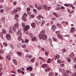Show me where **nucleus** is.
<instances>
[{"label":"nucleus","mask_w":76,"mask_h":76,"mask_svg":"<svg viewBox=\"0 0 76 76\" xmlns=\"http://www.w3.org/2000/svg\"><path fill=\"white\" fill-rule=\"evenodd\" d=\"M30 75L31 76H35V74H34V73L33 72L30 74Z\"/></svg>","instance_id":"nucleus-51"},{"label":"nucleus","mask_w":76,"mask_h":76,"mask_svg":"<svg viewBox=\"0 0 76 76\" xmlns=\"http://www.w3.org/2000/svg\"><path fill=\"white\" fill-rule=\"evenodd\" d=\"M3 45L4 46V47H6L7 46V43L6 42H4L3 43Z\"/></svg>","instance_id":"nucleus-39"},{"label":"nucleus","mask_w":76,"mask_h":76,"mask_svg":"<svg viewBox=\"0 0 76 76\" xmlns=\"http://www.w3.org/2000/svg\"><path fill=\"white\" fill-rule=\"evenodd\" d=\"M33 12H35V13H36V12H37V11L35 9H33Z\"/></svg>","instance_id":"nucleus-59"},{"label":"nucleus","mask_w":76,"mask_h":76,"mask_svg":"<svg viewBox=\"0 0 76 76\" xmlns=\"http://www.w3.org/2000/svg\"><path fill=\"white\" fill-rule=\"evenodd\" d=\"M53 75H54V74H53V72H50L49 74V76H53Z\"/></svg>","instance_id":"nucleus-38"},{"label":"nucleus","mask_w":76,"mask_h":76,"mask_svg":"<svg viewBox=\"0 0 76 76\" xmlns=\"http://www.w3.org/2000/svg\"><path fill=\"white\" fill-rule=\"evenodd\" d=\"M21 42H22V43H23V44H24L25 43V41H24V40H23V39H22Z\"/></svg>","instance_id":"nucleus-56"},{"label":"nucleus","mask_w":76,"mask_h":76,"mask_svg":"<svg viewBox=\"0 0 76 76\" xmlns=\"http://www.w3.org/2000/svg\"><path fill=\"white\" fill-rule=\"evenodd\" d=\"M45 33V30H42L40 32V34L39 35L40 39H42L43 40H46L47 39V35L44 34Z\"/></svg>","instance_id":"nucleus-1"},{"label":"nucleus","mask_w":76,"mask_h":76,"mask_svg":"<svg viewBox=\"0 0 76 76\" xmlns=\"http://www.w3.org/2000/svg\"><path fill=\"white\" fill-rule=\"evenodd\" d=\"M28 16V14H27L26 13H25L23 14V16H26V17H27V16Z\"/></svg>","instance_id":"nucleus-48"},{"label":"nucleus","mask_w":76,"mask_h":76,"mask_svg":"<svg viewBox=\"0 0 76 76\" xmlns=\"http://www.w3.org/2000/svg\"><path fill=\"white\" fill-rule=\"evenodd\" d=\"M73 6V5L72 4H67V7H72Z\"/></svg>","instance_id":"nucleus-28"},{"label":"nucleus","mask_w":76,"mask_h":76,"mask_svg":"<svg viewBox=\"0 0 76 76\" xmlns=\"http://www.w3.org/2000/svg\"><path fill=\"white\" fill-rule=\"evenodd\" d=\"M62 53H65V52H66V49H64L62 50Z\"/></svg>","instance_id":"nucleus-49"},{"label":"nucleus","mask_w":76,"mask_h":76,"mask_svg":"<svg viewBox=\"0 0 76 76\" xmlns=\"http://www.w3.org/2000/svg\"><path fill=\"white\" fill-rule=\"evenodd\" d=\"M6 38L7 40H10L11 39V35L8 34L6 35Z\"/></svg>","instance_id":"nucleus-6"},{"label":"nucleus","mask_w":76,"mask_h":76,"mask_svg":"<svg viewBox=\"0 0 76 76\" xmlns=\"http://www.w3.org/2000/svg\"><path fill=\"white\" fill-rule=\"evenodd\" d=\"M31 40L32 41H37V37H33L31 39Z\"/></svg>","instance_id":"nucleus-22"},{"label":"nucleus","mask_w":76,"mask_h":76,"mask_svg":"<svg viewBox=\"0 0 76 76\" xmlns=\"http://www.w3.org/2000/svg\"><path fill=\"white\" fill-rule=\"evenodd\" d=\"M15 18H14V19L15 20H17V18H18L19 17V16L18 14H17L15 15Z\"/></svg>","instance_id":"nucleus-18"},{"label":"nucleus","mask_w":76,"mask_h":76,"mask_svg":"<svg viewBox=\"0 0 76 76\" xmlns=\"http://www.w3.org/2000/svg\"><path fill=\"white\" fill-rule=\"evenodd\" d=\"M29 16L31 17V18H35V15L34 14L30 15Z\"/></svg>","instance_id":"nucleus-34"},{"label":"nucleus","mask_w":76,"mask_h":76,"mask_svg":"<svg viewBox=\"0 0 76 76\" xmlns=\"http://www.w3.org/2000/svg\"><path fill=\"white\" fill-rule=\"evenodd\" d=\"M46 26H50V23H46Z\"/></svg>","instance_id":"nucleus-46"},{"label":"nucleus","mask_w":76,"mask_h":76,"mask_svg":"<svg viewBox=\"0 0 76 76\" xmlns=\"http://www.w3.org/2000/svg\"><path fill=\"white\" fill-rule=\"evenodd\" d=\"M17 71L19 73H20V72H21V70L20 69H18L17 70Z\"/></svg>","instance_id":"nucleus-57"},{"label":"nucleus","mask_w":76,"mask_h":76,"mask_svg":"<svg viewBox=\"0 0 76 76\" xmlns=\"http://www.w3.org/2000/svg\"><path fill=\"white\" fill-rule=\"evenodd\" d=\"M22 27H23V28H24V27H25V23H22Z\"/></svg>","instance_id":"nucleus-43"},{"label":"nucleus","mask_w":76,"mask_h":76,"mask_svg":"<svg viewBox=\"0 0 76 76\" xmlns=\"http://www.w3.org/2000/svg\"><path fill=\"white\" fill-rule=\"evenodd\" d=\"M16 54L19 56H21L22 54V53L20 52H17L16 53Z\"/></svg>","instance_id":"nucleus-15"},{"label":"nucleus","mask_w":76,"mask_h":76,"mask_svg":"<svg viewBox=\"0 0 76 76\" xmlns=\"http://www.w3.org/2000/svg\"><path fill=\"white\" fill-rule=\"evenodd\" d=\"M21 32V30H19L18 32L16 33V34L18 35H20V36H19L18 37V40L20 41L22 39V37L21 36L22 35V34Z\"/></svg>","instance_id":"nucleus-3"},{"label":"nucleus","mask_w":76,"mask_h":76,"mask_svg":"<svg viewBox=\"0 0 76 76\" xmlns=\"http://www.w3.org/2000/svg\"><path fill=\"white\" fill-rule=\"evenodd\" d=\"M48 40L50 42H52V39H51L50 38H49Z\"/></svg>","instance_id":"nucleus-53"},{"label":"nucleus","mask_w":76,"mask_h":76,"mask_svg":"<svg viewBox=\"0 0 76 76\" xmlns=\"http://www.w3.org/2000/svg\"><path fill=\"white\" fill-rule=\"evenodd\" d=\"M29 35L30 37H32V35L33 34H32V33H30L29 34Z\"/></svg>","instance_id":"nucleus-63"},{"label":"nucleus","mask_w":76,"mask_h":76,"mask_svg":"<svg viewBox=\"0 0 76 76\" xmlns=\"http://www.w3.org/2000/svg\"><path fill=\"white\" fill-rule=\"evenodd\" d=\"M6 58H7L9 60H10L11 59L10 55L9 54H7V56H6Z\"/></svg>","instance_id":"nucleus-13"},{"label":"nucleus","mask_w":76,"mask_h":76,"mask_svg":"<svg viewBox=\"0 0 76 76\" xmlns=\"http://www.w3.org/2000/svg\"><path fill=\"white\" fill-rule=\"evenodd\" d=\"M10 45L11 46V47L12 48V49H13V48H14V47H13V45L10 44Z\"/></svg>","instance_id":"nucleus-60"},{"label":"nucleus","mask_w":76,"mask_h":76,"mask_svg":"<svg viewBox=\"0 0 76 76\" xmlns=\"http://www.w3.org/2000/svg\"><path fill=\"white\" fill-rule=\"evenodd\" d=\"M75 56V54L73 53H72L71 54L69 55V56L71 58H72L73 56Z\"/></svg>","instance_id":"nucleus-21"},{"label":"nucleus","mask_w":76,"mask_h":76,"mask_svg":"<svg viewBox=\"0 0 76 76\" xmlns=\"http://www.w3.org/2000/svg\"><path fill=\"white\" fill-rule=\"evenodd\" d=\"M56 29V26L55 25H53L51 27V29L52 30L53 32H54L55 31V30Z\"/></svg>","instance_id":"nucleus-7"},{"label":"nucleus","mask_w":76,"mask_h":76,"mask_svg":"<svg viewBox=\"0 0 76 76\" xmlns=\"http://www.w3.org/2000/svg\"><path fill=\"white\" fill-rule=\"evenodd\" d=\"M52 39L53 41H55V42H57L58 41V40L57 39L55 38V37H52Z\"/></svg>","instance_id":"nucleus-23"},{"label":"nucleus","mask_w":76,"mask_h":76,"mask_svg":"<svg viewBox=\"0 0 76 76\" xmlns=\"http://www.w3.org/2000/svg\"><path fill=\"white\" fill-rule=\"evenodd\" d=\"M52 20H56V18H54V17H53L52 18Z\"/></svg>","instance_id":"nucleus-58"},{"label":"nucleus","mask_w":76,"mask_h":76,"mask_svg":"<svg viewBox=\"0 0 76 76\" xmlns=\"http://www.w3.org/2000/svg\"><path fill=\"white\" fill-rule=\"evenodd\" d=\"M61 9H65V8L63 6H61Z\"/></svg>","instance_id":"nucleus-62"},{"label":"nucleus","mask_w":76,"mask_h":76,"mask_svg":"<svg viewBox=\"0 0 76 76\" xmlns=\"http://www.w3.org/2000/svg\"><path fill=\"white\" fill-rule=\"evenodd\" d=\"M30 29V26L29 25H26L24 28H23L24 31H26Z\"/></svg>","instance_id":"nucleus-5"},{"label":"nucleus","mask_w":76,"mask_h":76,"mask_svg":"<svg viewBox=\"0 0 76 76\" xmlns=\"http://www.w3.org/2000/svg\"><path fill=\"white\" fill-rule=\"evenodd\" d=\"M22 19L23 21H24V22H25L26 21V18H25V16H23L22 17Z\"/></svg>","instance_id":"nucleus-31"},{"label":"nucleus","mask_w":76,"mask_h":76,"mask_svg":"<svg viewBox=\"0 0 76 76\" xmlns=\"http://www.w3.org/2000/svg\"><path fill=\"white\" fill-rule=\"evenodd\" d=\"M35 7L38 9V10H41L42 9V10H44L45 9L46 10H47V9L48 8V7L47 6V5H43L42 6H38L37 5Z\"/></svg>","instance_id":"nucleus-2"},{"label":"nucleus","mask_w":76,"mask_h":76,"mask_svg":"<svg viewBox=\"0 0 76 76\" xmlns=\"http://www.w3.org/2000/svg\"><path fill=\"white\" fill-rule=\"evenodd\" d=\"M57 26H58V27H59L60 28H62V26H61V25L59 24L58 23H57L56 24Z\"/></svg>","instance_id":"nucleus-29"},{"label":"nucleus","mask_w":76,"mask_h":76,"mask_svg":"<svg viewBox=\"0 0 76 76\" xmlns=\"http://www.w3.org/2000/svg\"><path fill=\"white\" fill-rule=\"evenodd\" d=\"M25 42H26V43H28V42H29V40L28 39H26L25 40Z\"/></svg>","instance_id":"nucleus-45"},{"label":"nucleus","mask_w":76,"mask_h":76,"mask_svg":"<svg viewBox=\"0 0 76 76\" xmlns=\"http://www.w3.org/2000/svg\"><path fill=\"white\" fill-rule=\"evenodd\" d=\"M53 14L56 18H58V15L57 13L56 12H53Z\"/></svg>","instance_id":"nucleus-17"},{"label":"nucleus","mask_w":76,"mask_h":76,"mask_svg":"<svg viewBox=\"0 0 76 76\" xmlns=\"http://www.w3.org/2000/svg\"><path fill=\"white\" fill-rule=\"evenodd\" d=\"M12 29L14 32H16V28H15V27L13 26L12 27Z\"/></svg>","instance_id":"nucleus-35"},{"label":"nucleus","mask_w":76,"mask_h":76,"mask_svg":"<svg viewBox=\"0 0 76 76\" xmlns=\"http://www.w3.org/2000/svg\"><path fill=\"white\" fill-rule=\"evenodd\" d=\"M9 34H14V32L12 30V29H10V30L9 31Z\"/></svg>","instance_id":"nucleus-16"},{"label":"nucleus","mask_w":76,"mask_h":76,"mask_svg":"<svg viewBox=\"0 0 76 76\" xmlns=\"http://www.w3.org/2000/svg\"><path fill=\"white\" fill-rule=\"evenodd\" d=\"M31 27L33 28H35V26H36V24L35 23L33 22L31 24Z\"/></svg>","instance_id":"nucleus-12"},{"label":"nucleus","mask_w":76,"mask_h":76,"mask_svg":"<svg viewBox=\"0 0 76 76\" xmlns=\"http://www.w3.org/2000/svg\"><path fill=\"white\" fill-rule=\"evenodd\" d=\"M45 55L46 56H48V52L47 51H46L45 53Z\"/></svg>","instance_id":"nucleus-41"},{"label":"nucleus","mask_w":76,"mask_h":76,"mask_svg":"<svg viewBox=\"0 0 76 76\" xmlns=\"http://www.w3.org/2000/svg\"><path fill=\"white\" fill-rule=\"evenodd\" d=\"M29 70L30 71H32V68L31 66H30L29 67Z\"/></svg>","instance_id":"nucleus-55"},{"label":"nucleus","mask_w":76,"mask_h":76,"mask_svg":"<svg viewBox=\"0 0 76 76\" xmlns=\"http://www.w3.org/2000/svg\"><path fill=\"white\" fill-rule=\"evenodd\" d=\"M52 61V60L50 59V58H49L47 60L48 63H50L51 61Z\"/></svg>","instance_id":"nucleus-32"},{"label":"nucleus","mask_w":76,"mask_h":76,"mask_svg":"<svg viewBox=\"0 0 76 76\" xmlns=\"http://www.w3.org/2000/svg\"><path fill=\"white\" fill-rule=\"evenodd\" d=\"M14 12L15 13H17V12H18V10L16 9H15L14 10Z\"/></svg>","instance_id":"nucleus-61"},{"label":"nucleus","mask_w":76,"mask_h":76,"mask_svg":"<svg viewBox=\"0 0 76 76\" xmlns=\"http://www.w3.org/2000/svg\"><path fill=\"white\" fill-rule=\"evenodd\" d=\"M11 14H12V15H14V14H15V12L14 11H12L11 12Z\"/></svg>","instance_id":"nucleus-50"},{"label":"nucleus","mask_w":76,"mask_h":76,"mask_svg":"<svg viewBox=\"0 0 76 76\" xmlns=\"http://www.w3.org/2000/svg\"><path fill=\"white\" fill-rule=\"evenodd\" d=\"M60 66L61 67H64V64H61Z\"/></svg>","instance_id":"nucleus-54"},{"label":"nucleus","mask_w":76,"mask_h":76,"mask_svg":"<svg viewBox=\"0 0 76 76\" xmlns=\"http://www.w3.org/2000/svg\"><path fill=\"white\" fill-rule=\"evenodd\" d=\"M73 75L74 76H76V72H73Z\"/></svg>","instance_id":"nucleus-64"},{"label":"nucleus","mask_w":76,"mask_h":76,"mask_svg":"<svg viewBox=\"0 0 76 76\" xmlns=\"http://www.w3.org/2000/svg\"><path fill=\"white\" fill-rule=\"evenodd\" d=\"M35 60V57H34V58H32L31 59L30 61L31 62H32L33 63H34V62Z\"/></svg>","instance_id":"nucleus-19"},{"label":"nucleus","mask_w":76,"mask_h":76,"mask_svg":"<svg viewBox=\"0 0 76 76\" xmlns=\"http://www.w3.org/2000/svg\"><path fill=\"white\" fill-rule=\"evenodd\" d=\"M2 32H3L4 34H6V31L5 30V29H3L2 30Z\"/></svg>","instance_id":"nucleus-30"},{"label":"nucleus","mask_w":76,"mask_h":76,"mask_svg":"<svg viewBox=\"0 0 76 76\" xmlns=\"http://www.w3.org/2000/svg\"><path fill=\"white\" fill-rule=\"evenodd\" d=\"M12 61L14 63L15 65L16 66V65H18V61H16V59H14L12 60Z\"/></svg>","instance_id":"nucleus-9"},{"label":"nucleus","mask_w":76,"mask_h":76,"mask_svg":"<svg viewBox=\"0 0 76 76\" xmlns=\"http://www.w3.org/2000/svg\"><path fill=\"white\" fill-rule=\"evenodd\" d=\"M31 10V8H29V7H28L27 8V11H30Z\"/></svg>","instance_id":"nucleus-44"},{"label":"nucleus","mask_w":76,"mask_h":76,"mask_svg":"<svg viewBox=\"0 0 76 76\" xmlns=\"http://www.w3.org/2000/svg\"><path fill=\"white\" fill-rule=\"evenodd\" d=\"M60 58V56L58 55H55V58L56 60V59H58Z\"/></svg>","instance_id":"nucleus-14"},{"label":"nucleus","mask_w":76,"mask_h":76,"mask_svg":"<svg viewBox=\"0 0 76 76\" xmlns=\"http://www.w3.org/2000/svg\"><path fill=\"white\" fill-rule=\"evenodd\" d=\"M19 23H17L15 24V26L18 28L19 27Z\"/></svg>","instance_id":"nucleus-26"},{"label":"nucleus","mask_w":76,"mask_h":76,"mask_svg":"<svg viewBox=\"0 0 76 76\" xmlns=\"http://www.w3.org/2000/svg\"><path fill=\"white\" fill-rule=\"evenodd\" d=\"M16 10H17L18 12H19V11H20V8L19 7H17Z\"/></svg>","instance_id":"nucleus-40"},{"label":"nucleus","mask_w":76,"mask_h":76,"mask_svg":"<svg viewBox=\"0 0 76 76\" xmlns=\"http://www.w3.org/2000/svg\"><path fill=\"white\" fill-rule=\"evenodd\" d=\"M22 48H26V45H22L21 46Z\"/></svg>","instance_id":"nucleus-37"},{"label":"nucleus","mask_w":76,"mask_h":76,"mask_svg":"<svg viewBox=\"0 0 76 76\" xmlns=\"http://www.w3.org/2000/svg\"><path fill=\"white\" fill-rule=\"evenodd\" d=\"M37 18L38 20H43V19H44V17L40 15L37 16Z\"/></svg>","instance_id":"nucleus-4"},{"label":"nucleus","mask_w":76,"mask_h":76,"mask_svg":"<svg viewBox=\"0 0 76 76\" xmlns=\"http://www.w3.org/2000/svg\"><path fill=\"white\" fill-rule=\"evenodd\" d=\"M0 36L2 39H4V37H3V33H2V32H1L0 33Z\"/></svg>","instance_id":"nucleus-27"},{"label":"nucleus","mask_w":76,"mask_h":76,"mask_svg":"<svg viewBox=\"0 0 76 76\" xmlns=\"http://www.w3.org/2000/svg\"><path fill=\"white\" fill-rule=\"evenodd\" d=\"M48 65L47 64H43L42 66V68H44V67H45L47 66Z\"/></svg>","instance_id":"nucleus-25"},{"label":"nucleus","mask_w":76,"mask_h":76,"mask_svg":"<svg viewBox=\"0 0 76 76\" xmlns=\"http://www.w3.org/2000/svg\"><path fill=\"white\" fill-rule=\"evenodd\" d=\"M67 60L68 62L70 63V61H71V59H70V58H67Z\"/></svg>","instance_id":"nucleus-33"},{"label":"nucleus","mask_w":76,"mask_h":76,"mask_svg":"<svg viewBox=\"0 0 76 76\" xmlns=\"http://www.w3.org/2000/svg\"><path fill=\"white\" fill-rule=\"evenodd\" d=\"M57 37L59 39H61V40H62V39H63V36H62L61 34H58L57 35Z\"/></svg>","instance_id":"nucleus-8"},{"label":"nucleus","mask_w":76,"mask_h":76,"mask_svg":"<svg viewBox=\"0 0 76 76\" xmlns=\"http://www.w3.org/2000/svg\"><path fill=\"white\" fill-rule=\"evenodd\" d=\"M75 31V29L74 27H72L71 28L70 31L71 32H73Z\"/></svg>","instance_id":"nucleus-20"},{"label":"nucleus","mask_w":76,"mask_h":76,"mask_svg":"<svg viewBox=\"0 0 76 76\" xmlns=\"http://www.w3.org/2000/svg\"><path fill=\"white\" fill-rule=\"evenodd\" d=\"M57 62L58 63H59V64L61 63H62V61H61V60L59 59L57 60Z\"/></svg>","instance_id":"nucleus-36"},{"label":"nucleus","mask_w":76,"mask_h":76,"mask_svg":"<svg viewBox=\"0 0 76 76\" xmlns=\"http://www.w3.org/2000/svg\"><path fill=\"white\" fill-rule=\"evenodd\" d=\"M51 69V67H49L45 70V72H50V71Z\"/></svg>","instance_id":"nucleus-24"},{"label":"nucleus","mask_w":76,"mask_h":76,"mask_svg":"<svg viewBox=\"0 0 76 76\" xmlns=\"http://www.w3.org/2000/svg\"><path fill=\"white\" fill-rule=\"evenodd\" d=\"M55 33L56 34H58H58H60V32L59 31H56L55 32Z\"/></svg>","instance_id":"nucleus-42"},{"label":"nucleus","mask_w":76,"mask_h":76,"mask_svg":"<svg viewBox=\"0 0 76 76\" xmlns=\"http://www.w3.org/2000/svg\"><path fill=\"white\" fill-rule=\"evenodd\" d=\"M39 59H40V60H44V58H42L41 57H40L38 58Z\"/></svg>","instance_id":"nucleus-47"},{"label":"nucleus","mask_w":76,"mask_h":76,"mask_svg":"<svg viewBox=\"0 0 76 76\" xmlns=\"http://www.w3.org/2000/svg\"><path fill=\"white\" fill-rule=\"evenodd\" d=\"M17 3L16 2V1H14L13 3V5H16Z\"/></svg>","instance_id":"nucleus-52"},{"label":"nucleus","mask_w":76,"mask_h":76,"mask_svg":"<svg viewBox=\"0 0 76 76\" xmlns=\"http://www.w3.org/2000/svg\"><path fill=\"white\" fill-rule=\"evenodd\" d=\"M26 58H28H28H31L32 57V55L31 54L26 55Z\"/></svg>","instance_id":"nucleus-10"},{"label":"nucleus","mask_w":76,"mask_h":76,"mask_svg":"<svg viewBox=\"0 0 76 76\" xmlns=\"http://www.w3.org/2000/svg\"><path fill=\"white\" fill-rule=\"evenodd\" d=\"M1 22H2V23H4L5 22V18L4 17H2L1 20Z\"/></svg>","instance_id":"nucleus-11"}]
</instances>
